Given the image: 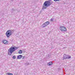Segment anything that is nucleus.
I'll list each match as a JSON object with an SVG mask.
<instances>
[{
    "mask_svg": "<svg viewBox=\"0 0 75 75\" xmlns=\"http://www.w3.org/2000/svg\"><path fill=\"white\" fill-rule=\"evenodd\" d=\"M52 3H53V2L51 0H49L47 2L45 1L43 6L42 9L43 10L46 9V8H47L45 7H48V6H50L52 4Z\"/></svg>",
    "mask_w": 75,
    "mask_h": 75,
    "instance_id": "1",
    "label": "nucleus"
},
{
    "mask_svg": "<svg viewBox=\"0 0 75 75\" xmlns=\"http://www.w3.org/2000/svg\"><path fill=\"white\" fill-rule=\"evenodd\" d=\"M18 48V47H11L8 50V55H9L10 56L11 55L12 53L13 52H14L16 50H17Z\"/></svg>",
    "mask_w": 75,
    "mask_h": 75,
    "instance_id": "2",
    "label": "nucleus"
},
{
    "mask_svg": "<svg viewBox=\"0 0 75 75\" xmlns=\"http://www.w3.org/2000/svg\"><path fill=\"white\" fill-rule=\"evenodd\" d=\"M12 32L10 30H8L6 32V35L7 38H8L11 35Z\"/></svg>",
    "mask_w": 75,
    "mask_h": 75,
    "instance_id": "3",
    "label": "nucleus"
},
{
    "mask_svg": "<svg viewBox=\"0 0 75 75\" xmlns=\"http://www.w3.org/2000/svg\"><path fill=\"white\" fill-rule=\"evenodd\" d=\"M49 24H50V22L49 21H47L43 23L42 26L43 28H44V27H45L46 26H47Z\"/></svg>",
    "mask_w": 75,
    "mask_h": 75,
    "instance_id": "4",
    "label": "nucleus"
},
{
    "mask_svg": "<svg viewBox=\"0 0 75 75\" xmlns=\"http://www.w3.org/2000/svg\"><path fill=\"white\" fill-rule=\"evenodd\" d=\"M2 42L3 44H8V42L6 40H3L2 41Z\"/></svg>",
    "mask_w": 75,
    "mask_h": 75,
    "instance_id": "5",
    "label": "nucleus"
},
{
    "mask_svg": "<svg viewBox=\"0 0 75 75\" xmlns=\"http://www.w3.org/2000/svg\"><path fill=\"white\" fill-rule=\"evenodd\" d=\"M52 62H49L48 63H47V65H49V66H50V65H52Z\"/></svg>",
    "mask_w": 75,
    "mask_h": 75,
    "instance_id": "6",
    "label": "nucleus"
},
{
    "mask_svg": "<svg viewBox=\"0 0 75 75\" xmlns=\"http://www.w3.org/2000/svg\"><path fill=\"white\" fill-rule=\"evenodd\" d=\"M22 58V55H20L18 56L17 57V59H21Z\"/></svg>",
    "mask_w": 75,
    "mask_h": 75,
    "instance_id": "7",
    "label": "nucleus"
},
{
    "mask_svg": "<svg viewBox=\"0 0 75 75\" xmlns=\"http://www.w3.org/2000/svg\"><path fill=\"white\" fill-rule=\"evenodd\" d=\"M67 55L64 54L63 55V59H67Z\"/></svg>",
    "mask_w": 75,
    "mask_h": 75,
    "instance_id": "8",
    "label": "nucleus"
},
{
    "mask_svg": "<svg viewBox=\"0 0 75 75\" xmlns=\"http://www.w3.org/2000/svg\"><path fill=\"white\" fill-rule=\"evenodd\" d=\"M67 31V28L66 27H64L63 29L62 30V31Z\"/></svg>",
    "mask_w": 75,
    "mask_h": 75,
    "instance_id": "9",
    "label": "nucleus"
},
{
    "mask_svg": "<svg viewBox=\"0 0 75 75\" xmlns=\"http://www.w3.org/2000/svg\"><path fill=\"white\" fill-rule=\"evenodd\" d=\"M64 27L62 26H61L60 27V30L61 31H62V30L64 29Z\"/></svg>",
    "mask_w": 75,
    "mask_h": 75,
    "instance_id": "10",
    "label": "nucleus"
},
{
    "mask_svg": "<svg viewBox=\"0 0 75 75\" xmlns=\"http://www.w3.org/2000/svg\"><path fill=\"white\" fill-rule=\"evenodd\" d=\"M71 58V56L69 55H67L66 59H70Z\"/></svg>",
    "mask_w": 75,
    "mask_h": 75,
    "instance_id": "11",
    "label": "nucleus"
},
{
    "mask_svg": "<svg viewBox=\"0 0 75 75\" xmlns=\"http://www.w3.org/2000/svg\"><path fill=\"white\" fill-rule=\"evenodd\" d=\"M6 75H13V74L10 73H6Z\"/></svg>",
    "mask_w": 75,
    "mask_h": 75,
    "instance_id": "12",
    "label": "nucleus"
},
{
    "mask_svg": "<svg viewBox=\"0 0 75 75\" xmlns=\"http://www.w3.org/2000/svg\"><path fill=\"white\" fill-rule=\"evenodd\" d=\"M19 54H22V50H20L19 51Z\"/></svg>",
    "mask_w": 75,
    "mask_h": 75,
    "instance_id": "13",
    "label": "nucleus"
},
{
    "mask_svg": "<svg viewBox=\"0 0 75 75\" xmlns=\"http://www.w3.org/2000/svg\"><path fill=\"white\" fill-rule=\"evenodd\" d=\"M13 59H16V56L14 55L13 57Z\"/></svg>",
    "mask_w": 75,
    "mask_h": 75,
    "instance_id": "14",
    "label": "nucleus"
},
{
    "mask_svg": "<svg viewBox=\"0 0 75 75\" xmlns=\"http://www.w3.org/2000/svg\"><path fill=\"white\" fill-rule=\"evenodd\" d=\"M50 21H52H52H54V19H53V18H51V19L50 20Z\"/></svg>",
    "mask_w": 75,
    "mask_h": 75,
    "instance_id": "15",
    "label": "nucleus"
},
{
    "mask_svg": "<svg viewBox=\"0 0 75 75\" xmlns=\"http://www.w3.org/2000/svg\"><path fill=\"white\" fill-rule=\"evenodd\" d=\"M54 1H59V0H54Z\"/></svg>",
    "mask_w": 75,
    "mask_h": 75,
    "instance_id": "16",
    "label": "nucleus"
},
{
    "mask_svg": "<svg viewBox=\"0 0 75 75\" xmlns=\"http://www.w3.org/2000/svg\"><path fill=\"white\" fill-rule=\"evenodd\" d=\"M22 59H24V58H25V57L24 56H22Z\"/></svg>",
    "mask_w": 75,
    "mask_h": 75,
    "instance_id": "17",
    "label": "nucleus"
},
{
    "mask_svg": "<svg viewBox=\"0 0 75 75\" xmlns=\"http://www.w3.org/2000/svg\"><path fill=\"white\" fill-rule=\"evenodd\" d=\"M12 11H14V8H13L12 9Z\"/></svg>",
    "mask_w": 75,
    "mask_h": 75,
    "instance_id": "18",
    "label": "nucleus"
},
{
    "mask_svg": "<svg viewBox=\"0 0 75 75\" xmlns=\"http://www.w3.org/2000/svg\"><path fill=\"white\" fill-rule=\"evenodd\" d=\"M28 65H29V63H28Z\"/></svg>",
    "mask_w": 75,
    "mask_h": 75,
    "instance_id": "19",
    "label": "nucleus"
}]
</instances>
